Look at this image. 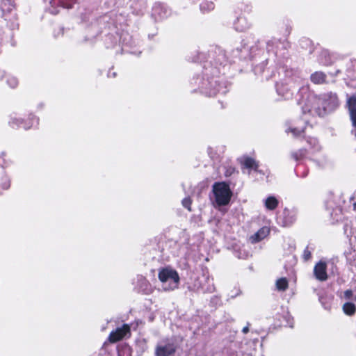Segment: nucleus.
Segmentation results:
<instances>
[{
    "label": "nucleus",
    "mask_w": 356,
    "mask_h": 356,
    "mask_svg": "<svg viewBox=\"0 0 356 356\" xmlns=\"http://www.w3.org/2000/svg\"><path fill=\"white\" fill-rule=\"evenodd\" d=\"M239 161L244 168L248 169L257 170L259 166L257 162L254 159L248 156H243L239 159Z\"/></svg>",
    "instance_id": "nucleus-8"
},
{
    "label": "nucleus",
    "mask_w": 356,
    "mask_h": 356,
    "mask_svg": "<svg viewBox=\"0 0 356 356\" xmlns=\"http://www.w3.org/2000/svg\"><path fill=\"white\" fill-rule=\"evenodd\" d=\"M311 256H312V254H311V252L309 250H308L307 249L304 251L303 258L305 260H306V261L309 260L311 258Z\"/></svg>",
    "instance_id": "nucleus-15"
},
{
    "label": "nucleus",
    "mask_w": 356,
    "mask_h": 356,
    "mask_svg": "<svg viewBox=\"0 0 356 356\" xmlns=\"http://www.w3.org/2000/svg\"><path fill=\"white\" fill-rule=\"evenodd\" d=\"M270 232V229L267 227H263L257 233L250 237L252 243H257L265 238Z\"/></svg>",
    "instance_id": "nucleus-7"
},
{
    "label": "nucleus",
    "mask_w": 356,
    "mask_h": 356,
    "mask_svg": "<svg viewBox=\"0 0 356 356\" xmlns=\"http://www.w3.org/2000/svg\"><path fill=\"white\" fill-rule=\"evenodd\" d=\"M312 108L320 116L334 110L339 105L337 95L332 92L315 96L312 99Z\"/></svg>",
    "instance_id": "nucleus-1"
},
{
    "label": "nucleus",
    "mask_w": 356,
    "mask_h": 356,
    "mask_svg": "<svg viewBox=\"0 0 356 356\" xmlns=\"http://www.w3.org/2000/svg\"><path fill=\"white\" fill-rule=\"evenodd\" d=\"M291 133L294 135V136H299L301 132L302 131V130H300V129H291Z\"/></svg>",
    "instance_id": "nucleus-18"
},
{
    "label": "nucleus",
    "mask_w": 356,
    "mask_h": 356,
    "mask_svg": "<svg viewBox=\"0 0 356 356\" xmlns=\"http://www.w3.org/2000/svg\"><path fill=\"white\" fill-rule=\"evenodd\" d=\"M276 288L279 291H285L288 288V281L286 278H280L276 281Z\"/></svg>",
    "instance_id": "nucleus-11"
},
{
    "label": "nucleus",
    "mask_w": 356,
    "mask_h": 356,
    "mask_svg": "<svg viewBox=\"0 0 356 356\" xmlns=\"http://www.w3.org/2000/svg\"><path fill=\"white\" fill-rule=\"evenodd\" d=\"M351 299L356 301V295H353Z\"/></svg>",
    "instance_id": "nucleus-26"
},
{
    "label": "nucleus",
    "mask_w": 356,
    "mask_h": 356,
    "mask_svg": "<svg viewBox=\"0 0 356 356\" xmlns=\"http://www.w3.org/2000/svg\"><path fill=\"white\" fill-rule=\"evenodd\" d=\"M347 106L349 110V112L352 111L353 110H356V97L355 96H351L348 97L347 100Z\"/></svg>",
    "instance_id": "nucleus-12"
},
{
    "label": "nucleus",
    "mask_w": 356,
    "mask_h": 356,
    "mask_svg": "<svg viewBox=\"0 0 356 356\" xmlns=\"http://www.w3.org/2000/svg\"><path fill=\"white\" fill-rule=\"evenodd\" d=\"M293 156L295 158V159H298V156L296 154H293Z\"/></svg>",
    "instance_id": "nucleus-27"
},
{
    "label": "nucleus",
    "mask_w": 356,
    "mask_h": 356,
    "mask_svg": "<svg viewBox=\"0 0 356 356\" xmlns=\"http://www.w3.org/2000/svg\"><path fill=\"white\" fill-rule=\"evenodd\" d=\"M311 80L314 83L321 84L325 82V75L323 72H316L312 74Z\"/></svg>",
    "instance_id": "nucleus-9"
},
{
    "label": "nucleus",
    "mask_w": 356,
    "mask_h": 356,
    "mask_svg": "<svg viewBox=\"0 0 356 356\" xmlns=\"http://www.w3.org/2000/svg\"><path fill=\"white\" fill-rule=\"evenodd\" d=\"M314 275L316 280L323 282L327 279V263L325 261H318L314 268Z\"/></svg>",
    "instance_id": "nucleus-5"
},
{
    "label": "nucleus",
    "mask_w": 356,
    "mask_h": 356,
    "mask_svg": "<svg viewBox=\"0 0 356 356\" xmlns=\"http://www.w3.org/2000/svg\"><path fill=\"white\" fill-rule=\"evenodd\" d=\"M356 200V191L354 192L353 196L350 197V200Z\"/></svg>",
    "instance_id": "nucleus-24"
},
{
    "label": "nucleus",
    "mask_w": 356,
    "mask_h": 356,
    "mask_svg": "<svg viewBox=\"0 0 356 356\" xmlns=\"http://www.w3.org/2000/svg\"><path fill=\"white\" fill-rule=\"evenodd\" d=\"M353 209L356 211V202L353 204Z\"/></svg>",
    "instance_id": "nucleus-25"
},
{
    "label": "nucleus",
    "mask_w": 356,
    "mask_h": 356,
    "mask_svg": "<svg viewBox=\"0 0 356 356\" xmlns=\"http://www.w3.org/2000/svg\"><path fill=\"white\" fill-rule=\"evenodd\" d=\"M278 202H265V206L268 209L273 210L277 207Z\"/></svg>",
    "instance_id": "nucleus-13"
},
{
    "label": "nucleus",
    "mask_w": 356,
    "mask_h": 356,
    "mask_svg": "<svg viewBox=\"0 0 356 356\" xmlns=\"http://www.w3.org/2000/svg\"><path fill=\"white\" fill-rule=\"evenodd\" d=\"M183 206L186 208L188 211H191V202H182Z\"/></svg>",
    "instance_id": "nucleus-20"
},
{
    "label": "nucleus",
    "mask_w": 356,
    "mask_h": 356,
    "mask_svg": "<svg viewBox=\"0 0 356 356\" xmlns=\"http://www.w3.org/2000/svg\"><path fill=\"white\" fill-rule=\"evenodd\" d=\"M350 119L352 120V122H353V125L354 127H356V109L355 110H353L352 111L350 112Z\"/></svg>",
    "instance_id": "nucleus-14"
},
{
    "label": "nucleus",
    "mask_w": 356,
    "mask_h": 356,
    "mask_svg": "<svg viewBox=\"0 0 356 356\" xmlns=\"http://www.w3.org/2000/svg\"><path fill=\"white\" fill-rule=\"evenodd\" d=\"M159 279L162 288L165 290H174L178 287L179 276L177 272L170 268H164L159 272Z\"/></svg>",
    "instance_id": "nucleus-2"
},
{
    "label": "nucleus",
    "mask_w": 356,
    "mask_h": 356,
    "mask_svg": "<svg viewBox=\"0 0 356 356\" xmlns=\"http://www.w3.org/2000/svg\"><path fill=\"white\" fill-rule=\"evenodd\" d=\"M62 3V6L65 8H72V6L71 5H67V4H65L64 2H61Z\"/></svg>",
    "instance_id": "nucleus-23"
},
{
    "label": "nucleus",
    "mask_w": 356,
    "mask_h": 356,
    "mask_svg": "<svg viewBox=\"0 0 356 356\" xmlns=\"http://www.w3.org/2000/svg\"><path fill=\"white\" fill-rule=\"evenodd\" d=\"M176 350L175 346L172 343L167 344H159L155 350L156 356H170L175 353Z\"/></svg>",
    "instance_id": "nucleus-6"
},
{
    "label": "nucleus",
    "mask_w": 356,
    "mask_h": 356,
    "mask_svg": "<svg viewBox=\"0 0 356 356\" xmlns=\"http://www.w3.org/2000/svg\"><path fill=\"white\" fill-rule=\"evenodd\" d=\"M131 330L128 324H124L122 327H118L115 330L111 332L108 340L111 343H115L122 339L130 337Z\"/></svg>",
    "instance_id": "nucleus-4"
},
{
    "label": "nucleus",
    "mask_w": 356,
    "mask_h": 356,
    "mask_svg": "<svg viewBox=\"0 0 356 356\" xmlns=\"http://www.w3.org/2000/svg\"><path fill=\"white\" fill-rule=\"evenodd\" d=\"M266 200H268V201H270V200H277V199L274 197V196H269L266 198Z\"/></svg>",
    "instance_id": "nucleus-21"
},
{
    "label": "nucleus",
    "mask_w": 356,
    "mask_h": 356,
    "mask_svg": "<svg viewBox=\"0 0 356 356\" xmlns=\"http://www.w3.org/2000/svg\"><path fill=\"white\" fill-rule=\"evenodd\" d=\"M8 83L10 84V86L14 88L17 86V81L15 79H11L8 81Z\"/></svg>",
    "instance_id": "nucleus-19"
},
{
    "label": "nucleus",
    "mask_w": 356,
    "mask_h": 356,
    "mask_svg": "<svg viewBox=\"0 0 356 356\" xmlns=\"http://www.w3.org/2000/svg\"><path fill=\"white\" fill-rule=\"evenodd\" d=\"M343 311L346 314L351 316L355 314L356 307L353 303L346 302L343 305Z\"/></svg>",
    "instance_id": "nucleus-10"
},
{
    "label": "nucleus",
    "mask_w": 356,
    "mask_h": 356,
    "mask_svg": "<svg viewBox=\"0 0 356 356\" xmlns=\"http://www.w3.org/2000/svg\"><path fill=\"white\" fill-rule=\"evenodd\" d=\"M242 331H243V332L244 334L248 333V331H249V328H248V326L244 327L243 328V330H242Z\"/></svg>",
    "instance_id": "nucleus-22"
},
{
    "label": "nucleus",
    "mask_w": 356,
    "mask_h": 356,
    "mask_svg": "<svg viewBox=\"0 0 356 356\" xmlns=\"http://www.w3.org/2000/svg\"><path fill=\"white\" fill-rule=\"evenodd\" d=\"M229 202H225V201H223V202H213V207H220L221 206H224V205H226Z\"/></svg>",
    "instance_id": "nucleus-17"
},
{
    "label": "nucleus",
    "mask_w": 356,
    "mask_h": 356,
    "mask_svg": "<svg viewBox=\"0 0 356 356\" xmlns=\"http://www.w3.org/2000/svg\"><path fill=\"white\" fill-rule=\"evenodd\" d=\"M353 296V292L351 290H347L344 292V297L346 299H351Z\"/></svg>",
    "instance_id": "nucleus-16"
},
{
    "label": "nucleus",
    "mask_w": 356,
    "mask_h": 356,
    "mask_svg": "<svg viewBox=\"0 0 356 356\" xmlns=\"http://www.w3.org/2000/svg\"><path fill=\"white\" fill-rule=\"evenodd\" d=\"M213 192L216 200H230L232 192L227 184L224 182L216 183L213 186Z\"/></svg>",
    "instance_id": "nucleus-3"
}]
</instances>
